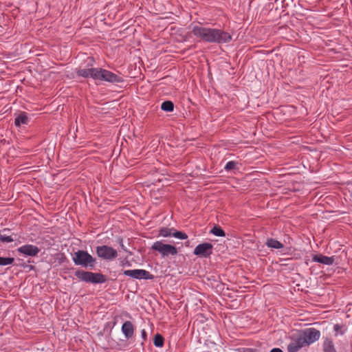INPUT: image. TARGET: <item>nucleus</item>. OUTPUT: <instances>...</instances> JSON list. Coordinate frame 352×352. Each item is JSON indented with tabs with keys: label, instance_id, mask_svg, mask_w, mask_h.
<instances>
[{
	"label": "nucleus",
	"instance_id": "f257e3e1",
	"mask_svg": "<svg viewBox=\"0 0 352 352\" xmlns=\"http://www.w3.org/2000/svg\"><path fill=\"white\" fill-rule=\"evenodd\" d=\"M190 28L195 36L204 42L223 44L232 40V36L221 29L206 28L200 23H192Z\"/></svg>",
	"mask_w": 352,
	"mask_h": 352
},
{
	"label": "nucleus",
	"instance_id": "f03ea898",
	"mask_svg": "<svg viewBox=\"0 0 352 352\" xmlns=\"http://www.w3.org/2000/svg\"><path fill=\"white\" fill-rule=\"evenodd\" d=\"M296 336L298 338L303 346H305L318 340L320 337V332L316 329L309 328L299 332Z\"/></svg>",
	"mask_w": 352,
	"mask_h": 352
},
{
	"label": "nucleus",
	"instance_id": "7ed1b4c3",
	"mask_svg": "<svg viewBox=\"0 0 352 352\" xmlns=\"http://www.w3.org/2000/svg\"><path fill=\"white\" fill-rule=\"evenodd\" d=\"M94 76L95 80L106 81L111 83L123 81L120 76L102 68H96V73H94Z\"/></svg>",
	"mask_w": 352,
	"mask_h": 352
},
{
	"label": "nucleus",
	"instance_id": "20e7f679",
	"mask_svg": "<svg viewBox=\"0 0 352 352\" xmlns=\"http://www.w3.org/2000/svg\"><path fill=\"white\" fill-rule=\"evenodd\" d=\"M72 260L75 265H81L85 267H93L96 263V259L87 251L84 250H78L75 252Z\"/></svg>",
	"mask_w": 352,
	"mask_h": 352
},
{
	"label": "nucleus",
	"instance_id": "39448f33",
	"mask_svg": "<svg viewBox=\"0 0 352 352\" xmlns=\"http://www.w3.org/2000/svg\"><path fill=\"white\" fill-rule=\"evenodd\" d=\"M152 249L155 251H157L162 257L168 256L170 255L175 256L177 254V250L175 246L165 244L160 241L153 244Z\"/></svg>",
	"mask_w": 352,
	"mask_h": 352
},
{
	"label": "nucleus",
	"instance_id": "423d86ee",
	"mask_svg": "<svg viewBox=\"0 0 352 352\" xmlns=\"http://www.w3.org/2000/svg\"><path fill=\"white\" fill-rule=\"evenodd\" d=\"M96 252L99 258L104 260L112 261L118 256L117 250L106 245L97 246Z\"/></svg>",
	"mask_w": 352,
	"mask_h": 352
},
{
	"label": "nucleus",
	"instance_id": "0eeeda50",
	"mask_svg": "<svg viewBox=\"0 0 352 352\" xmlns=\"http://www.w3.org/2000/svg\"><path fill=\"white\" fill-rule=\"evenodd\" d=\"M123 274L125 276L131 277L135 279H145L150 280L153 278V275L150 274L149 272L142 270V269H136V270H127L123 272Z\"/></svg>",
	"mask_w": 352,
	"mask_h": 352
},
{
	"label": "nucleus",
	"instance_id": "6e6552de",
	"mask_svg": "<svg viewBox=\"0 0 352 352\" xmlns=\"http://www.w3.org/2000/svg\"><path fill=\"white\" fill-rule=\"evenodd\" d=\"M213 246L210 243H203L198 245L194 250L193 254L199 257L208 258L212 254Z\"/></svg>",
	"mask_w": 352,
	"mask_h": 352
},
{
	"label": "nucleus",
	"instance_id": "1a4fd4ad",
	"mask_svg": "<svg viewBox=\"0 0 352 352\" xmlns=\"http://www.w3.org/2000/svg\"><path fill=\"white\" fill-rule=\"evenodd\" d=\"M17 251L25 256H34L40 252V249L34 245H24L19 247Z\"/></svg>",
	"mask_w": 352,
	"mask_h": 352
},
{
	"label": "nucleus",
	"instance_id": "9d476101",
	"mask_svg": "<svg viewBox=\"0 0 352 352\" xmlns=\"http://www.w3.org/2000/svg\"><path fill=\"white\" fill-rule=\"evenodd\" d=\"M314 262L320 263L326 265H331L335 261L334 256H327L321 254L314 255L312 257Z\"/></svg>",
	"mask_w": 352,
	"mask_h": 352
},
{
	"label": "nucleus",
	"instance_id": "9b49d317",
	"mask_svg": "<svg viewBox=\"0 0 352 352\" xmlns=\"http://www.w3.org/2000/svg\"><path fill=\"white\" fill-rule=\"evenodd\" d=\"M304 346L296 336H294L292 338V342H291L287 346L288 352H297Z\"/></svg>",
	"mask_w": 352,
	"mask_h": 352
},
{
	"label": "nucleus",
	"instance_id": "f8f14e48",
	"mask_svg": "<svg viewBox=\"0 0 352 352\" xmlns=\"http://www.w3.org/2000/svg\"><path fill=\"white\" fill-rule=\"evenodd\" d=\"M133 325L130 321H126L122 326V331L126 338H130L133 334Z\"/></svg>",
	"mask_w": 352,
	"mask_h": 352
},
{
	"label": "nucleus",
	"instance_id": "ddd939ff",
	"mask_svg": "<svg viewBox=\"0 0 352 352\" xmlns=\"http://www.w3.org/2000/svg\"><path fill=\"white\" fill-rule=\"evenodd\" d=\"M78 76L83 78H91L94 80V73H96V68H84L78 69L76 71Z\"/></svg>",
	"mask_w": 352,
	"mask_h": 352
},
{
	"label": "nucleus",
	"instance_id": "4468645a",
	"mask_svg": "<svg viewBox=\"0 0 352 352\" xmlns=\"http://www.w3.org/2000/svg\"><path fill=\"white\" fill-rule=\"evenodd\" d=\"M29 118L25 112L20 113L14 120V124L16 126H20L21 124H28Z\"/></svg>",
	"mask_w": 352,
	"mask_h": 352
},
{
	"label": "nucleus",
	"instance_id": "2eb2a0df",
	"mask_svg": "<svg viewBox=\"0 0 352 352\" xmlns=\"http://www.w3.org/2000/svg\"><path fill=\"white\" fill-rule=\"evenodd\" d=\"M322 347L324 352H337L334 346V343L331 338H324Z\"/></svg>",
	"mask_w": 352,
	"mask_h": 352
},
{
	"label": "nucleus",
	"instance_id": "dca6fc26",
	"mask_svg": "<svg viewBox=\"0 0 352 352\" xmlns=\"http://www.w3.org/2000/svg\"><path fill=\"white\" fill-rule=\"evenodd\" d=\"M265 245L270 248L281 249L283 248V243L275 239L269 238L266 240Z\"/></svg>",
	"mask_w": 352,
	"mask_h": 352
},
{
	"label": "nucleus",
	"instance_id": "f3484780",
	"mask_svg": "<svg viewBox=\"0 0 352 352\" xmlns=\"http://www.w3.org/2000/svg\"><path fill=\"white\" fill-rule=\"evenodd\" d=\"M76 276L81 280L91 283V277L93 276L90 272H76Z\"/></svg>",
	"mask_w": 352,
	"mask_h": 352
},
{
	"label": "nucleus",
	"instance_id": "a211bd4d",
	"mask_svg": "<svg viewBox=\"0 0 352 352\" xmlns=\"http://www.w3.org/2000/svg\"><path fill=\"white\" fill-rule=\"evenodd\" d=\"M91 277V283H102L105 281L104 276L101 274L93 273Z\"/></svg>",
	"mask_w": 352,
	"mask_h": 352
},
{
	"label": "nucleus",
	"instance_id": "6ab92c4d",
	"mask_svg": "<svg viewBox=\"0 0 352 352\" xmlns=\"http://www.w3.org/2000/svg\"><path fill=\"white\" fill-rule=\"evenodd\" d=\"M161 109L164 111L171 112L174 109V104L173 102L166 100L162 102Z\"/></svg>",
	"mask_w": 352,
	"mask_h": 352
},
{
	"label": "nucleus",
	"instance_id": "aec40b11",
	"mask_svg": "<svg viewBox=\"0 0 352 352\" xmlns=\"http://www.w3.org/2000/svg\"><path fill=\"white\" fill-rule=\"evenodd\" d=\"M174 229L168 228H162L159 231V234L163 237H168L173 236Z\"/></svg>",
	"mask_w": 352,
	"mask_h": 352
},
{
	"label": "nucleus",
	"instance_id": "412c9836",
	"mask_svg": "<svg viewBox=\"0 0 352 352\" xmlns=\"http://www.w3.org/2000/svg\"><path fill=\"white\" fill-rule=\"evenodd\" d=\"M210 232L217 236H225V232L221 229V227L215 226L210 230Z\"/></svg>",
	"mask_w": 352,
	"mask_h": 352
},
{
	"label": "nucleus",
	"instance_id": "4be33fe9",
	"mask_svg": "<svg viewBox=\"0 0 352 352\" xmlns=\"http://www.w3.org/2000/svg\"><path fill=\"white\" fill-rule=\"evenodd\" d=\"M153 343H154V345L157 347L163 346V345H164L163 337L160 334L155 335L154 337Z\"/></svg>",
	"mask_w": 352,
	"mask_h": 352
},
{
	"label": "nucleus",
	"instance_id": "5701e85b",
	"mask_svg": "<svg viewBox=\"0 0 352 352\" xmlns=\"http://www.w3.org/2000/svg\"><path fill=\"white\" fill-rule=\"evenodd\" d=\"M14 261V258H11V257L5 258V257L0 256V265L1 266L12 265Z\"/></svg>",
	"mask_w": 352,
	"mask_h": 352
},
{
	"label": "nucleus",
	"instance_id": "b1692460",
	"mask_svg": "<svg viewBox=\"0 0 352 352\" xmlns=\"http://www.w3.org/2000/svg\"><path fill=\"white\" fill-rule=\"evenodd\" d=\"M333 330L336 332V336L343 335L346 331V328L342 325H340L338 324H336L333 326Z\"/></svg>",
	"mask_w": 352,
	"mask_h": 352
},
{
	"label": "nucleus",
	"instance_id": "393cba45",
	"mask_svg": "<svg viewBox=\"0 0 352 352\" xmlns=\"http://www.w3.org/2000/svg\"><path fill=\"white\" fill-rule=\"evenodd\" d=\"M173 236L179 239H188V235L186 233L180 231H176L175 229L173 232Z\"/></svg>",
	"mask_w": 352,
	"mask_h": 352
},
{
	"label": "nucleus",
	"instance_id": "a878e982",
	"mask_svg": "<svg viewBox=\"0 0 352 352\" xmlns=\"http://www.w3.org/2000/svg\"><path fill=\"white\" fill-rule=\"evenodd\" d=\"M236 164H237V163L234 162V161H229L226 164V166L224 167V169L226 171H230V170H231L232 169H234L236 168Z\"/></svg>",
	"mask_w": 352,
	"mask_h": 352
},
{
	"label": "nucleus",
	"instance_id": "bb28decb",
	"mask_svg": "<svg viewBox=\"0 0 352 352\" xmlns=\"http://www.w3.org/2000/svg\"><path fill=\"white\" fill-rule=\"evenodd\" d=\"M0 241L3 243H10L14 241V239L11 236L0 234Z\"/></svg>",
	"mask_w": 352,
	"mask_h": 352
},
{
	"label": "nucleus",
	"instance_id": "cd10ccee",
	"mask_svg": "<svg viewBox=\"0 0 352 352\" xmlns=\"http://www.w3.org/2000/svg\"><path fill=\"white\" fill-rule=\"evenodd\" d=\"M270 352H283V351L279 348H274L272 349Z\"/></svg>",
	"mask_w": 352,
	"mask_h": 352
},
{
	"label": "nucleus",
	"instance_id": "c85d7f7f",
	"mask_svg": "<svg viewBox=\"0 0 352 352\" xmlns=\"http://www.w3.org/2000/svg\"><path fill=\"white\" fill-rule=\"evenodd\" d=\"M142 336H144H144H146V331H145V330H144V329H143V330L142 331Z\"/></svg>",
	"mask_w": 352,
	"mask_h": 352
},
{
	"label": "nucleus",
	"instance_id": "c756f323",
	"mask_svg": "<svg viewBox=\"0 0 352 352\" xmlns=\"http://www.w3.org/2000/svg\"><path fill=\"white\" fill-rule=\"evenodd\" d=\"M122 248H124V245L121 244Z\"/></svg>",
	"mask_w": 352,
	"mask_h": 352
},
{
	"label": "nucleus",
	"instance_id": "7c9ffc66",
	"mask_svg": "<svg viewBox=\"0 0 352 352\" xmlns=\"http://www.w3.org/2000/svg\"><path fill=\"white\" fill-rule=\"evenodd\" d=\"M250 352H252V351H250Z\"/></svg>",
	"mask_w": 352,
	"mask_h": 352
}]
</instances>
